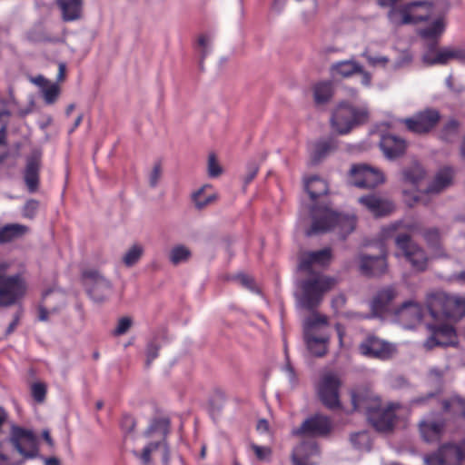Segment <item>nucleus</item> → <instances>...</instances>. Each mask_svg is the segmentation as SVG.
I'll return each instance as SVG.
<instances>
[{"instance_id":"obj_1","label":"nucleus","mask_w":465,"mask_h":465,"mask_svg":"<svg viewBox=\"0 0 465 465\" xmlns=\"http://www.w3.org/2000/svg\"><path fill=\"white\" fill-rule=\"evenodd\" d=\"M335 284V280L319 273L301 282L299 304L312 313L303 322V338L308 351L316 357H322L328 351L330 336L324 331L329 324L327 316L314 310L321 304L325 292Z\"/></svg>"},{"instance_id":"obj_2","label":"nucleus","mask_w":465,"mask_h":465,"mask_svg":"<svg viewBox=\"0 0 465 465\" xmlns=\"http://www.w3.org/2000/svg\"><path fill=\"white\" fill-rule=\"evenodd\" d=\"M418 232L419 228L415 223L396 222L382 228L381 237L384 240L394 239L397 249L410 262L411 268L416 272H424L428 266V256L411 235Z\"/></svg>"},{"instance_id":"obj_3","label":"nucleus","mask_w":465,"mask_h":465,"mask_svg":"<svg viewBox=\"0 0 465 465\" xmlns=\"http://www.w3.org/2000/svg\"><path fill=\"white\" fill-rule=\"evenodd\" d=\"M351 402L354 411L364 412L376 430L388 432L393 429L399 404L389 403L383 406L380 397L371 392H352Z\"/></svg>"},{"instance_id":"obj_4","label":"nucleus","mask_w":465,"mask_h":465,"mask_svg":"<svg viewBox=\"0 0 465 465\" xmlns=\"http://www.w3.org/2000/svg\"><path fill=\"white\" fill-rule=\"evenodd\" d=\"M312 223L305 234L310 237L322 233L331 228L339 227L343 237L351 233L356 226L355 215L341 214L332 212L327 206H312L311 210Z\"/></svg>"},{"instance_id":"obj_5","label":"nucleus","mask_w":465,"mask_h":465,"mask_svg":"<svg viewBox=\"0 0 465 465\" xmlns=\"http://www.w3.org/2000/svg\"><path fill=\"white\" fill-rule=\"evenodd\" d=\"M368 118L369 111L365 106L341 102L334 110L331 124L336 133L346 134L356 126L365 124Z\"/></svg>"},{"instance_id":"obj_6","label":"nucleus","mask_w":465,"mask_h":465,"mask_svg":"<svg viewBox=\"0 0 465 465\" xmlns=\"http://www.w3.org/2000/svg\"><path fill=\"white\" fill-rule=\"evenodd\" d=\"M8 441L25 460L39 457L38 440L33 430L19 426H13Z\"/></svg>"},{"instance_id":"obj_7","label":"nucleus","mask_w":465,"mask_h":465,"mask_svg":"<svg viewBox=\"0 0 465 465\" xmlns=\"http://www.w3.org/2000/svg\"><path fill=\"white\" fill-rule=\"evenodd\" d=\"M398 296V291L395 286H386L377 292L371 302V315L361 313H350L348 316L357 319H369L371 317H383L393 313L398 307L393 306V301Z\"/></svg>"},{"instance_id":"obj_8","label":"nucleus","mask_w":465,"mask_h":465,"mask_svg":"<svg viewBox=\"0 0 465 465\" xmlns=\"http://www.w3.org/2000/svg\"><path fill=\"white\" fill-rule=\"evenodd\" d=\"M425 465H465V441L446 443L424 459Z\"/></svg>"},{"instance_id":"obj_9","label":"nucleus","mask_w":465,"mask_h":465,"mask_svg":"<svg viewBox=\"0 0 465 465\" xmlns=\"http://www.w3.org/2000/svg\"><path fill=\"white\" fill-rule=\"evenodd\" d=\"M27 291L25 279L20 273L8 276L0 283V306L10 307L21 301Z\"/></svg>"},{"instance_id":"obj_10","label":"nucleus","mask_w":465,"mask_h":465,"mask_svg":"<svg viewBox=\"0 0 465 465\" xmlns=\"http://www.w3.org/2000/svg\"><path fill=\"white\" fill-rule=\"evenodd\" d=\"M351 183L359 188L372 189L384 182L383 173L367 164H355L351 168Z\"/></svg>"},{"instance_id":"obj_11","label":"nucleus","mask_w":465,"mask_h":465,"mask_svg":"<svg viewBox=\"0 0 465 465\" xmlns=\"http://www.w3.org/2000/svg\"><path fill=\"white\" fill-rule=\"evenodd\" d=\"M440 114L433 108L418 112L411 118L403 120L408 130L415 134H426L431 131L440 122Z\"/></svg>"},{"instance_id":"obj_12","label":"nucleus","mask_w":465,"mask_h":465,"mask_svg":"<svg viewBox=\"0 0 465 465\" xmlns=\"http://www.w3.org/2000/svg\"><path fill=\"white\" fill-rule=\"evenodd\" d=\"M341 381L332 372H328L322 377L318 387V394L322 402L329 409H336L340 406L339 388Z\"/></svg>"},{"instance_id":"obj_13","label":"nucleus","mask_w":465,"mask_h":465,"mask_svg":"<svg viewBox=\"0 0 465 465\" xmlns=\"http://www.w3.org/2000/svg\"><path fill=\"white\" fill-rule=\"evenodd\" d=\"M90 296L96 302L104 301L111 292V282L98 271L90 269L83 272Z\"/></svg>"},{"instance_id":"obj_14","label":"nucleus","mask_w":465,"mask_h":465,"mask_svg":"<svg viewBox=\"0 0 465 465\" xmlns=\"http://www.w3.org/2000/svg\"><path fill=\"white\" fill-rule=\"evenodd\" d=\"M360 351L368 357L388 360L395 353L396 348L384 340L370 335L360 344Z\"/></svg>"},{"instance_id":"obj_15","label":"nucleus","mask_w":465,"mask_h":465,"mask_svg":"<svg viewBox=\"0 0 465 465\" xmlns=\"http://www.w3.org/2000/svg\"><path fill=\"white\" fill-rule=\"evenodd\" d=\"M331 428L330 419L317 414L304 420L298 429L293 430L292 433L294 435L323 436L329 433Z\"/></svg>"},{"instance_id":"obj_16","label":"nucleus","mask_w":465,"mask_h":465,"mask_svg":"<svg viewBox=\"0 0 465 465\" xmlns=\"http://www.w3.org/2000/svg\"><path fill=\"white\" fill-rule=\"evenodd\" d=\"M359 203L376 217L388 215L394 210V205L391 201L375 194L361 196L359 198Z\"/></svg>"},{"instance_id":"obj_17","label":"nucleus","mask_w":465,"mask_h":465,"mask_svg":"<svg viewBox=\"0 0 465 465\" xmlns=\"http://www.w3.org/2000/svg\"><path fill=\"white\" fill-rule=\"evenodd\" d=\"M380 147L388 159L401 156L407 148L406 141L397 135L386 134L380 141Z\"/></svg>"},{"instance_id":"obj_18","label":"nucleus","mask_w":465,"mask_h":465,"mask_svg":"<svg viewBox=\"0 0 465 465\" xmlns=\"http://www.w3.org/2000/svg\"><path fill=\"white\" fill-rule=\"evenodd\" d=\"M361 271L363 274L368 276H381L388 270V263L386 254L383 253L380 256H361Z\"/></svg>"},{"instance_id":"obj_19","label":"nucleus","mask_w":465,"mask_h":465,"mask_svg":"<svg viewBox=\"0 0 465 465\" xmlns=\"http://www.w3.org/2000/svg\"><path fill=\"white\" fill-rule=\"evenodd\" d=\"M405 20L410 24H418L427 21L432 15V5L430 2H411L407 5Z\"/></svg>"},{"instance_id":"obj_20","label":"nucleus","mask_w":465,"mask_h":465,"mask_svg":"<svg viewBox=\"0 0 465 465\" xmlns=\"http://www.w3.org/2000/svg\"><path fill=\"white\" fill-rule=\"evenodd\" d=\"M422 439L427 442L438 441L445 428V420L438 417L434 420H423L419 424Z\"/></svg>"},{"instance_id":"obj_21","label":"nucleus","mask_w":465,"mask_h":465,"mask_svg":"<svg viewBox=\"0 0 465 465\" xmlns=\"http://www.w3.org/2000/svg\"><path fill=\"white\" fill-rule=\"evenodd\" d=\"M317 454L318 447L314 441H303L293 449L292 463V465H315L311 459Z\"/></svg>"},{"instance_id":"obj_22","label":"nucleus","mask_w":465,"mask_h":465,"mask_svg":"<svg viewBox=\"0 0 465 465\" xmlns=\"http://www.w3.org/2000/svg\"><path fill=\"white\" fill-rule=\"evenodd\" d=\"M436 46V41L430 43L428 51L422 56V61L427 65L446 64L450 59H456V49L442 48L435 51Z\"/></svg>"},{"instance_id":"obj_23","label":"nucleus","mask_w":465,"mask_h":465,"mask_svg":"<svg viewBox=\"0 0 465 465\" xmlns=\"http://www.w3.org/2000/svg\"><path fill=\"white\" fill-rule=\"evenodd\" d=\"M331 252L330 248H324L315 252H306L302 254L299 263L300 270L310 272L313 264L322 266L330 262Z\"/></svg>"},{"instance_id":"obj_24","label":"nucleus","mask_w":465,"mask_h":465,"mask_svg":"<svg viewBox=\"0 0 465 465\" xmlns=\"http://www.w3.org/2000/svg\"><path fill=\"white\" fill-rule=\"evenodd\" d=\"M40 164V154L35 153L27 160L24 178L30 193H34L38 189Z\"/></svg>"},{"instance_id":"obj_25","label":"nucleus","mask_w":465,"mask_h":465,"mask_svg":"<svg viewBox=\"0 0 465 465\" xmlns=\"http://www.w3.org/2000/svg\"><path fill=\"white\" fill-rule=\"evenodd\" d=\"M394 314L401 320L419 322L423 318V309L419 303L407 301L398 306V309L394 311Z\"/></svg>"},{"instance_id":"obj_26","label":"nucleus","mask_w":465,"mask_h":465,"mask_svg":"<svg viewBox=\"0 0 465 465\" xmlns=\"http://www.w3.org/2000/svg\"><path fill=\"white\" fill-rule=\"evenodd\" d=\"M446 292L431 293L427 298V309L432 319L436 321L445 319Z\"/></svg>"},{"instance_id":"obj_27","label":"nucleus","mask_w":465,"mask_h":465,"mask_svg":"<svg viewBox=\"0 0 465 465\" xmlns=\"http://www.w3.org/2000/svg\"><path fill=\"white\" fill-rule=\"evenodd\" d=\"M452 181V170L450 167L440 169L425 191L426 194H437L449 187Z\"/></svg>"},{"instance_id":"obj_28","label":"nucleus","mask_w":465,"mask_h":465,"mask_svg":"<svg viewBox=\"0 0 465 465\" xmlns=\"http://www.w3.org/2000/svg\"><path fill=\"white\" fill-rule=\"evenodd\" d=\"M465 315V299L446 293L445 319H460Z\"/></svg>"},{"instance_id":"obj_29","label":"nucleus","mask_w":465,"mask_h":465,"mask_svg":"<svg viewBox=\"0 0 465 465\" xmlns=\"http://www.w3.org/2000/svg\"><path fill=\"white\" fill-rule=\"evenodd\" d=\"M64 21H74L81 16L82 0H56Z\"/></svg>"},{"instance_id":"obj_30","label":"nucleus","mask_w":465,"mask_h":465,"mask_svg":"<svg viewBox=\"0 0 465 465\" xmlns=\"http://www.w3.org/2000/svg\"><path fill=\"white\" fill-rule=\"evenodd\" d=\"M337 148V142L334 138L329 137L321 139L315 143L312 152V160L314 163H319L322 158Z\"/></svg>"},{"instance_id":"obj_31","label":"nucleus","mask_w":465,"mask_h":465,"mask_svg":"<svg viewBox=\"0 0 465 465\" xmlns=\"http://www.w3.org/2000/svg\"><path fill=\"white\" fill-rule=\"evenodd\" d=\"M332 75L341 77H351L358 71H361V65L354 60H344L334 63L331 66Z\"/></svg>"},{"instance_id":"obj_32","label":"nucleus","mask_w":465,"mask_h":465,"mask_svg":"<svg viewBox=\"0 0 465 465\" xmlns=\"http://www.w3.org/2000/svg\"><path fill=\"white\" fill-rule=\"evenodd\" d=\"M304 187L312 201L322 195L327 194L329 190L327 183L318 176H312L306 179Z\"/></svg>"},{"instance_id":"obj_33","label":"nucleus","mask_w":465,"mask_h":465,"mask_svg":"<svg viewBox=\"0 0 465 465\" xmlns=\"http://www.w3.org/2000/svg\"><path fill=\"white\" fill-rule=\"evenodd\" d=\"M29 228L23 224H7L0 229V243H5L27 233Z\"/></svg>"},{"instance_id":"obj_34","label":"nucleus","mask_w":465,"mask_h":465,"mask_svg":"<svg viewBox=\"0 0 465 465\" xmlns=\"http://www.w3.org/2000/svg\"><path fill=\"white\" fill-rule=\"evenodd\" d=\"M192 256V252L188 247L183 244L173 246L169 252V261L173 265H178L186 262Z\"/></svg>"},{"instance_id":"obj_35","label":"nucleus","mask_w":465,"mask_h":465,"mask_svg":"<svg viewBox=\"0 0 465 465\" xmlns=\"http://www.w3.org/2000/svg\"><path fill=\"white\" fill-rule=\"evenodd\" d=\"M314 100L318 104H324L332 95V86L330 83H320L314 86Z\"/></svg>"},{"instance_id":"obj_36","label":"nucleus","mask_w":465,"mask_h":465,"mask_svg":"<svg viewBox=\"0 0 465 465\" xmlns=\"http://www.w3.org/2000/svg\"><path fill=\"white\" fill-rule=\"evenodd\" d=\"M460 124L456 120H450L440 130V137L445 142H453L459 134Z\"/></svg>"},{"instance_id":"obj_37","label":"nucleus","mask_w":465,"mask_h":465,"mask_svg":"<svg viewBox=\"0 0 465 465\" xmlns=\"http://www.w3.org/2000/svg\"><path fill=\"white\" fill-rule=\"evenodd\" d=\"M425 172L419 164H414L403 171L404 180L411 184L416 186L419 182L423 179Z\"/></svg>"},{"instance_id":"obj_38","label":"nucleus","mask_w":465,"mask_h":465,"mask_svg":"<svg viewBox=\"0 0 465 465\" xmlns=\"http://www.w3.org/2000/svg\"><path fill=\"white\" fill-rule=\"evenodd\" d=\"M443 21L441 19H437L431 25L420 30V35L423 38L434 40L439 37L443 33Z\"/></svg>"},{"instance_id":"obj_39","label":"nucleus","mask_w":465,"mask_h":465,"mask_svg":"<svg viewBox=\"0 0 465 465\" xmlns=\"http://www.w3.org/2000/svg\"><path fill=\"white\" fill-rule=\"evenodd\" d=\"M390 11L388 13L389 21L394 25H409L410 23L403 22L405 20V10H407V5L401 7H390Z\"/></svg>"},{"instance_id":"obj_40","label":"nucleus","mask_w":465,"mask_h":465,"mask_svg":"<svg viewBox=\"0 0 465 465\" xmlns=\"http://www.w3.org/2000/svg\"><path fill=\"white\" fill-rule=\"evenodd\" d=\"M206 188H210V186L204 185L193 194V200L198 209L204 208L206 205L213 202L215 199V196L213 194L208 196L203 195V193Z\"/></svg>"},{"instance_id":"obj_41","label":"nucleus","mask_w":465,"mask_h":465,"mask_svg":"<svg viewBox=\"0 0 465 465\" xmlns=\"http://www.w3.org/2000/svg\"><path fill=\"white\" fill-rule=\"evenodd\" d=\"M143 254V248L140 245L132 246L123 257L124 264L128 267L134 265Z\"/></svg>"},{"instance_id":"obj_42","label":"nucleus","mask_w":465,"mask_h":465,"mask_svg":"<svg viewBox=\"0 0 465 465\" xmlns=\"http://www.w3.org/2000/svg\"><path fill=\"white\" fill-rule=\"evenodd\" d=\"M46 104H53L60 94V87L55 83H51L41 92Z\"/></svg>"},{"instance_id":"obj_43","label":"nucleus","mask_w":465,"mask_h":465,"mask_svg":"<svg viewBox=\"0 0 465 465\" xmlns=\"http://www.w3.org/2000/svg\"><path fill=\"white\" fill-rule=\"evenodd\" d=\"M249 448L259 461H269L272 458V451L268 446H260L252 442L249 444Z\"/></svg>"},{"instance_id":"obj_44","label":"nucleus","mask_w":465,"mask_h":465,"mask_svg":"<svg viewBox=\"0 0 465 465\" xmlns=\"http://www.w3.org/2000/svg\"><path fill=\"white\" fill-rule=\"evenodd\" d=\"M440 339L448 341L449 345H453L456 339V331L453 327L449 325H442L435 331Z\"/></svg>"},{"instance_id":"obj_45","label":"nucleus","mask_w":465,"mask_h":465,"mask_svg":"<svg viewBox=\"0 0 465 465\" xmlns=\"http://www.w3.org/2000/svg\"><path fill=\"white\" fill-rule=\"evenodd\" d=\"M158 430H162L165 436L169 431V420L165 419L155 420L150 425L145 434L146 436H150L153 432Z\"/></svg>"},{"instance_id":"obj_46","label":"nucleus","mask_w":465,"mask_h":465,"mask_svg":"<svg viewBox=\"0 0 465 465\" xmlns=\"http://www.w3.org/2000/svg\"><path fill=\"white\" fill-rule=\"evenodd\" d=\"M39 207V202L34 199L27 201L23 207V215L25 218L33 219Z\"/></svg>"},{"instance_id":"obj_47","label":"nucleus","mask_w":465,"mask_h":465,"mask_svg":"<svg viewBox=\"0 0 465 465\" xmlns=\"http://www.w3.org/2000/svg\"><path fill=\"white\" fill-rule=\"evenodd\" d=\"M222 173V168L218 163L214 154H210L208 157V174L210 177H218Z\"/></svg>"},{"instance_id":"obj_48","label":"nucleus","mask_w":465,"mask_h":465,"mask_svg":"<svg viewBox=\"0 0 465 465\" xmlns=\"http://www.w3.org/2000/svg\"><path fill=\"white\" fill-rule=\"evenodd\" d=\"M46 394V387L44 383L36 382L32 385V395L37 402H43Z\"/></svg>"},{"instance_id":"obj_49","label":"nucleus","mask_w":465,"mask_h":465,"mask_svg":"<svg viewBox=\"0 0 465 465\" xmlns=\"http://www.w3.org/2000/svg\"><path fill=\"white\" fill-rule=\"evenodd\" d=\"M159 346L154 342H149L146 347L145 367L149 368L153 360L158 357Z\"/></svg>"},{"instance_id":"obj_50","label":"nucleus","mask_w":465,"mask_h":465,"mask_svg":"<svg viewBox=\"0 0 465 465\" xmlns=\"http://www.w3.org/2000/svg\"><path fill=\"white\" fill-rule=\"evenodd\" d=\"M24 460H15L5 453L4 442L0 443V465H22Z\"/></svg>"},{"instance_id":"obj_51","label":"nucleus","mask_w":465,"mask_h":465,"mask_svg":"<svg viewBox=\"0 0 465 465\" xmlns=\"http://www.w3.org/2000/svg\"><path fill=\"white\" fill-rule=\"evenodd\" d=\"M422 235L429 245L435 246L438 244L440 240V232L437 229H428L424 231Z\"/></svg>"},{"instance_id":"obj_52","label":"nucleus","mask_w":465,"mask_h":465,"mask_svg":"<svg viewBox=\"0 0 465 465\" xmlns=\"http://www.w3.org/2000/svg\"><path fill=\"white\" fill-rule=\"evenodd\" d=\"M362 56L367 59L368 63L371 66H377V65L385 66L387 64V63L389 62L388 57H386V56H382V55L372 56V55L368 54L367 52H364L362 54Z\"/></svg>"},{"instance_id":"obj_53","label":"nucleus","mask_w":465,"mask_h":465,"mask_svg":"<svg viewBox=\"0 0 465 465\" xmlns=\"http://www.w3.org/2000/svg\"><path fill=\"white\" fill-rule=\"evenodd\" d=\"M234 280L237 281L242 286L252 292L255 291L254 281L251 276L242 273L235 276Z\"/></svg>"},{"instance_id":"obj_54","label":"nucleus","mask_w":465,"mask_h":465,"mask_svg":"<svg viewBox=\"0 0 465 465\" xmlns=\"http://www.w3.org/2000/svg\"><path fill=\"white\" fill-rule=\"evenodd\" d=\"M162 174V166L160 163H156L153 165V168L149 175V183L150 186L155 187L161 178Z\"/></svg>"},{"instance_id":"obj_55","label":"nucleus","mask_w":465,"mask_h":465,"mask_svg":"<svg viewBox=\"0 0 465 465\" xmlns=\"http://www.w3.org/2000/svg\"><path fill=\"white\" fill-rule=\"evenodd\" d=\"M424 345L427 349L430 350L435 346H448V341L440 339V337L434 331L433 334L427 339Z\"/></svg>"},{"instance_id":"obj_56","label":"nucleus","mask_w":465,"mask_h":465,"mask_svg":"<svg viewBox=\"0 0 465 465\" xmlns=\"http://www.w3.org/2000/svg\"><path fill=\"white\" fill-rule=\"evenodd\" d=\"M132 325V320L128 317H123L119 320L117 327L114 330L116 335L124 334Z\"/></svg>"},{"instance_id":"obj_57","label":"nucleus","mask_w":465,"mask_h":465,"mask_svg":"<svg viewBox=\"0 0 465 465\" xmlns=\"http://www.w3.org/2000/svg\"><path fill=\"white\" fill-rule=\"evenodd\" d=\"M211 39L206 35H200L198 38V45L202 47L201 60H203L209 53ZM203 63V61H201Z\"/></svg>"},{"instance_id":"obj_58","label":"nucleus","mask_w":465,"mask_h":465,"mask_svg":"<svg viewBox=\"0 0 465 465\" xmlns=\"http://www.w3.org/2000/svg\"><path fill=\"white\" fill-rule=\"evenodd\" d=\"M259 167L256 163H250L247 166V173L245 175L244 181L246 183H251L258 173Z\"/></svg>"},{"instance_id":"obj_59","label":"nucleus","mask_w":465,"mask_h":465,"mask_svg":"<svg viewBox=\"0 0 465 465\" xmlns=\"http://www.w3.org/2000/svg\"><path fill=\"white\" fill-rule=\"evenodd\" d=\"M151 454L152 452L150 451V449H147L146 447L143 448L141 454L134 451V455L139 458L144 465H147L151 462Z\"/></svg>"},{"instance_id":"obj_60","label":"nucleus","mask_w":465,"mask_h":465,"mask_svg":"<svg viewBox=\"0 0 465 465\" xmlns=\"http://www.w3.org/2000/svg\"><path fill=\"white\" fill-rule=\"evenodd\" d=\"M32 82L40 87L41 92L44 90V88H46L51 84V82L45 78L43 75L35 76L32 79Z\"/></svg>"},{"instance_id":"obj_61","label":"nucleus","mask_w":465,"mask_h":465,"mask_svg":"<svg viewBox=\"0 0 465 465\" xmlns=\"http://www.w3.org/2000/svg\"><path fill=\"white\" fill-rule=\"evenodd\" d=\"M357 74H361V84H363L364 86H370L371 85V74L369 72L363 70V68L361 67V71H358Z\"/></svg>"},{"instance_id":"obj_62","label":"nucleus","mask_w":465,"mask_h":465,"mask_svg":"<svg viewBox=\"0 0 465 465\" xmlns=\"http://www.w3.org/2000/svg\"><path fill=\"white\" fill-rule=\"evenodd\" d=\"M20 317H21V313L20 312H17L14 316L13 321L11 322V323L8 325V327L6 329V331H5L6 335H10L11 333H13L15 331V328L17 327V325H18V323L20 322Z\"/></svg>"},{"instance_id":"obj_63","label":"nucleus","mask_w":465,"mask_h":465,"mask_svg":"<svg viewBox=\"0 0 465 465\" xmlns=\"http://www.w3.org/2000/svg\"><path fill=\"white\" fill-rule=\"evenodd\" d=\"M435 396L434 393H429L426 396L417 397L411 400V406H418L424 404L428 400L433 398Z\"/></svg>"},{"instance_id":"obj_64","label":"nucleus","mask_w":465,"mask_h":465,"mask_svg":"<svg viewBox=\"0 0 465 465\" xmlns=\"http://www.w3.org/2000/svg\"><path fill=\"white\" fill-rule=\"evenodd\" d=\"M346 302V298L344 295L342 294H340L338 296H336L333 300H332V306L336 309H338L339 307H342Z\"/></svg>"}]
</instances>
